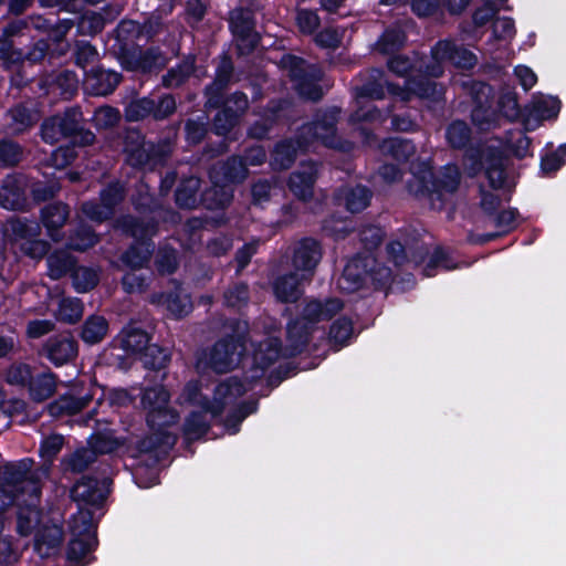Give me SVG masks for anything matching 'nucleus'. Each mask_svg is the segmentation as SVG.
I'll return each mask as SVG.
<instances>
[{
  "instance_id": "1",
  "label": "nucleus",
  "mask_w": 566,
  "mask_h": 566,
  "mask_svg": "<svg viewBox=\"0 0 566 566\" xmlns=\"http://www.w3.org/2000/svg\"><path fill=\"white\" fill-rule=\"evenodd\" d=\"M40 135L46 144L66 142L51 156L53 166L60 169L73 164L78 157V148L92 146L96 140V135L85 126L80 106L66 107L62 114L46 117L41 124Z\"/></svg>"
},
{
  "instance_id": "2",
  "label": "nucleus",
  "mask_w": 566,
  "mask_h": 566,
  "mask_svg": "<svg viewBox=\"0 0 566 566\" xmlns=\"http://www.w3.org/2000/svg\"><path fill=\"white\" fill-rule=\"evenodd\" d=\"M112 50L123 70L139 74L158 73L167 65V57L159 46L143 49L139 41V22L124 19L115 29Z\"/></svg>"
},
{
  "instance_id": "3",
  "label": "nucleus",
  "mask_w": 566,
  "mask_h": 566,
  "mask_svg": "<svg viewBox=\"0 0 566 566\" xmlns=\"http://www.w3.org/2000/svg\"><path fill=\"white\" fill-rule=\"evenodd\" d=\"M179 126V122L171 125L169 135L157 142L146 140L137 127H125L120 134L125 163L139 170L165 165L174 151Z\"/></svg>"
},
{
  "instance_id": "4",
  "label": "nucleus",
  "mask_w": 566,
  "mask_h": 566,
  "mask_svg": "<svg viewBox=\"0 0 566 566\" xmlns=\"http://www.w3.org/2000/svg\"><path fill=\"white\" fill-rule=\"evenodd\" d=\"M344 307L338 297L308 301L300 316L291 319L286 326V358L296 357L302 354L311 339L314 327L317 323L332 319Z\"/></svg>"
},
{
  "instance_id": "5",
  "label": "nucleus",
  "mask_w": 566,
  "mask_h": 566,
  "mask_svg": "<svg viewBox=\"0 0 566 566\" xmlns=\"http://www.w3.org/2000/svg\"><path fill=\"white\" fill-rule=\"evenodd\" d=\"M461 182V172L455 164L444 165L438 172L431 168L415 174L407 182L408 191L418 199H428L432 209L441 210L446 195L454 193Z\"/></svg>"
},
{
  "instance_id": "6",
  "label": "nucleus",
  "mask_w": 566,
  "mask_h": 566,
  "mask_svg": "<svg viewBox=\"0 0 566 566\" xmlns=\"http://www.w3.org/2000/svg\"><path fill=\"white\" fill-rule=\"evenodd\" d=\"M145 419L151 433L135 442L136 454L157 453L159 450L168 452L172 449L178 441V437L168 431L167 428L178 423L180 419L178 410L168 405L161 409H153L151 413H146Z\"/></svg>"
},
{
  "instance_id": "7",
  "label": "nucleus",
  "mask_w": 566,
  "mask_h": 566,
  "mask_svg": "<svg viewBox=\"0 0 566 566\" xmlns=\"http://www.w3.org/2000/svg\"><path fill=\"white\" fill-rule=\"evenodd\" d=\"M206 105L210 109H216L211 120L210 130L217 135L227 137L237 126L250 106L248 95L242 91H235L228 95H221L218 105L211 101V95H205Z\"/></svg>"
},
{
  "instance_id": "8",
  "label": "nucleus",
  "mask_w": 566,
  "mask_h": 566,
  "mask_svg": "<svg viewBox=\"0 0 566 566\" xmlns=\"http://www.w3.org/2000/svg\"><path fill=\"white\" fill-rule=\"evenodd\" d=\"M177 111L176 97L170 93L134 96L124 105V118L128 123L151 119L163 122Z\"/></svg>"
},
{
  "instance_id": "9",
  "label": "nucleus",
  "mask_w": 566,
  "mask_h": 566,
  "mask_svg": "<svg viewBox=\"0 0 566 566\" xmlns=\"http://www.w3.org/2000/svg\"><path fill=\"white\" fill-rule=\"evenodd\" d=\"M248 331L232 333L218 339L210 348L206 366L217 374L231 371L247 352Z\"/></svg>"
},
{
  "instance_id": "10",
  "label": "nucleus",
  "mask_w": 566,
  "mask_h": 566,
  "mask_svg": "<svg viewBox=\"0 0 566 566\" xmlns=\"http://www.w3.org/2000/svg\"><path fill=\"white\" fill-rule=\"evenodd\" d=\"M472 169L484 171L489 186L499 190L502 189L507 178V156L496 146L488 145L484 147L471 148L468 153Z\"/></svg>"
},
{
  "instance_id": "11",
  "label": "nucleus",
  "mask_w": 566,
  "mask_h": 566,
  "mask_svg": "<svg viewBox=\"0 0 566 566\" xmlns=\"http://www.w3.org/2000/svg\"><path fill=\"white\" fill-rule=\"evenodd\" d=\"M251 365L245 371V380L253 384L263 378L265 371L281 357L285 356V346L277 336H266L260 342H252Z\"/></svg>"
},
{
  "instance_id": "12",
  "label": "nucleus",
  "mask_w": 566,
  "mask_h": 566,
  "mask_svg": "<svg viewBox=\"0 0 566 566\" xmlns=\"http://www.w3.org/2000/svg\"><path fill=\"white\" fill-rule=\"evenodd\" d=\"M82 527L72 526V537L66 547V560L70 566H86L95 560L92 553L98 545L91 517L82 521Z\"/></svg>"
},
{
  "instance_id": "13",
  "label": "nucleus",
  "mask_w": 566,
  "mask_h": 566,
  "mask_svg": "<svg viewBox=\"0 0 566 566\" xmlns=\"http://www.w3.org/2000/svg\"><path fill=\"white\" fill-rule=\"evenodd\" d=\"M322 256L323 248L321 241L313 237H304L293 248L291 258L293 271L297 272L307 282H311Z\"/></svg>"
},
{
  "instance_id": "14",
  "label": "nucleus",
  "mask_w": 566,
  "mask_h": 566,
  "mask_svg": "<svg viewBox=\"0 0 566 566\" xmlns=\"http://www.w3.org/2000/svg\"><path fill=\"white\" fill-rule=\"evenodd\" d=\"M376 259L370 254L357 253L346 263L337 280L339 290L352 294L365 286L373 272Z\"/></svg>"
},
{
  "instance_id": "15",
  "label": "nucleus",
  "mask_w": 566,
  "mask_h": 566,
  "mask_svg": "<svg viewBox=\"0 0 566 566\" xmlns=\"http://www.w3.org/2000/svg\"><path fill=\"white\" fill-rule=\"evenodd\" d=\"M280 64L289 71V76L296 84L301 95L313 102L323 97L322 87L315 83L314 77L307 71L306 61L303 57L286 53L281 57Z\"/></svg>"
},
{
  "instance_id": "16",
  "label": "nucleus",
  "mask_w": 566,
  "mask_h": 566,
  "mask_svg": "<svg viewBox=\"0 0 566 566\" xmlns=\"http://www.w3.org/2000/svg\"><path fill=\"white\" fill-rule=\"evenodd\" d=\"M39 355L55 367L73 361L78 355V343L70 332L51 335L39 349Z\"/></svg>"
},
{
  "instance_id": "17",
  "label": "nucleus",
  "mask_w": 566,
  "mask_h": 566,
  "mask_svg": "<svg viewBox=\"0 0 566 566\" xmlns=\"http://www.w3.org/2000/svg\"><path fill=\"white\" fill-rule=\"evenodd\" d=\"M112 481L108 478L98 479L94 475H83L71 489V497L80 505L101 507L108 493L107 485Z\"/></svg>"
},
{
  "instance_id": "18",
  "label": "nucleus",
  "mask_w": 566,
  "mask_h": 566,
  "mask_svg": "<svg viewBox=\"0 0 566 566\" xmlns=\"http://www.w3.org/2000/svg\"><path fill=\"white\" fill-rule=\"evenodd\" d=\"M33 460L23 458L18 462H8L0 470V484L10 488L13 492L23 493V484L31 482L33 492L40 493L39 479L32 472Z\"/></svg>"
},
{
  "instance_id": "19",
  "label": "nucleus",
  "mask_w": 566,
  "mask_h": 566,
  "mask_svg": "<svg viewBox=\"0 0 566 566\" xmlns=\"http://www.w3.org/2000/svg\"><path fill=\"white\" fill-rule=\"evenodd\" d=\"M28 182L22 175H8L0 186V206L12 211H24L29 208L27 195Z\"/></svg>"
},
{
  "instance_id": "20",
  "label": "nucleus",
  "mask_w": 566,
  "mask_h": 566,
  "mask_svg": "<svg viewBox=\"0 0 566 566\" xmlns=\"http://www.w3.org/2000/svg\"><path fill=\"white\" fill-rule=\"evenodd\" d=\"M387 67L392 74L405 77L406 81L409 76H413L417 72L423 70H430L427 74L434 76H441L443 74V66L437 64L427 66L426 55H420L418 52H413L412 56L406 54H394L387 61Z\"/></svg>"
},
{
  "instance_id": "21",
  "label": "nucleus",
  "mask_w": 566,
  "mask_h": 566,
  "mask_svg": "<svg viewBox=\"0 0 566 566\" xmlns=\"http://www.w3.org/2000/svg\"><path fill=\"white\" fill-rule=\"evenodd\" d=\"M63 539V524L49 521L41 524L36 530L34 536V551L42 558L55 556L60 552Z\"/></svg>"
},
{
  "instance_id": "22",
  "label": "nucleus",
  "mask_w": 566,
  "mask_h": 566,
  "mask_svg": "<svg viewBox=\"0 0 566 566\" xmlns=\"http://www.w3.org/2000/svg\"><path fill=\"white\" fill-rule=\"evenodd\" d=\"M123 76L113 70H106L103 65H94L85 72V90L95 96H106L112 94Z\"/></svg>"
},
{
  "instance_id": "23",
  "label": "nucleus",
  "mask_w": 566,
  "mask_h": 566,
  "mask_svg": "<svg viewBox=\"0 0 566 566\" xmlns=\"http://www.w3.org/2000/svg\"><path fill=\"white\" fill-rule=\"evenodd\" d=\"M317 179V165L314 161L302 164L300 169L291 172L289 190L303 202H308L314 196V186Z\"/></svg>"
},
{
  "instance_id": "24",
  "label": "nucleus",
  "mask_w": 566,
  "mask_h": 566,
  "mask_svg": "<svg viewBox=\"0 0 566 566\" xmlns=\"http://www.w3.org/2000/svg\"><path fill=\"white\" fill-rule=\"evenodd\" d=\"M234 74V63L229 52L223 51L218 56L213 80L205 86L203 94L211 95V101L218 105L221 95H228L226 90Z\"/></svg>"
},
{
  "instance_id": "25",
  "label": "nucleus",
  "mask_w": 566,
  "mask_h": 566,
  "mask_svg": "<svg viewBox=\"0 0 566 566\" xmlns=\"http://www.w3.org/2000/svg\"><path fill=\"white\" fill-rule=\"evenodd\" d=\"M114 229L127 238H133L134 241L149 242L157 233L158 223L154 219L144 220L133 214H122L115 219Z\"/></svg>"
},
{
  "instance_id": "26",
  "label": "nucleus",
  "mask_w": 566,
  "mask_h": 566,
  "mask_svg": "<svg viewBox=\"0 0 566 566\" xmlns=\"http://www.w3.org/2000/svg\"><path fill=\"white\" fill-rule=\"evenodd\" d=\"M70 217V207L62 201L49 202L41 209L40 220L50 239L54 242L62 240V228Z\"/></svg>"
},
{
  "instance_id": "27",
  "label": "nucleus",
  "mask_w": 566,
  "mask_h": 566,
  "mask_svg": "<svg viewBox=\"0 0 566 566\" xmlns=\"http://www.w3.org/2000/svg\"><path fill=\"white\" fill-rule=\"evenodd\" d=\"M304 282L307 281L297 272L290 271L281 274L272 283L273 295L280 303H295L304 294Z\"/></svg>"
},
{
  "instance_id": "28",
  "label": "nucleus",
  "mask_w": 566,
  "mask_h": 566,
  "mask_svg": "<svg viewBox=\"0 0 566 566\" xmlns=\"http://www.w3.org/2000/svg\"><path fill=\"white\" fill-rule=\"evenodd\" d=\"M385 84L390 93H396L398 85L386 80V73L380 67L367 70L366 78L360 86L356 87V97L367 99H382L385 97Z\"/></svg>"
},
{
  "instance_id": "29",
  "label": "nucleus",
  "mask_w": 566,
  "mask_h": 566,
  "mask_svg": "<svg viewBox=\"0 0 566 566\" xmlns=\"http://www.w3.org/2000/svg\"><path fill=\"white\" fill-rule=\"evenodd\" d=\"M92 399L93 396L88 392L84 395H77L73 391H69L51 401L46 409L49 415L53 418L74 416L85 409Z\"/></svg>"
},
{
  "instance_id": "30",
  "label": "nucleus",
  "mask_w": 566,
  "mask_h": 566,
  "mask_svg": "<svg viewBox=\"0 0 566 566\" xmlns=\"http://www.w3.org/2000/svg\"><path fill=\"white\" fill-rule=\"evenodd\" d=\"M286 106L287 102L285 99L271 101L264 114L248 127V136L258 140L266 138Z\"/></svg>"
},
{
  "instance_id": "31",
  "label": "nucleus",
  "mask_w": 566,
  "mask_h": 566,
  "mask_svg": "<svg viewBox=\"0 0 566 566\" xmlns=\"http://www.w3.org/2000/svg\"><path fill=\"white\" fill-rule=\"evenodd\" d=\"M201 179L196 176L184 177L179 180L174 199L176 206L181 210H193L202 206Z\"/></svg>"
},
{
  "instance_id": "32",
  "label": "nucleus",
  "mask_w": 566,
  "mask_h": 566,
  "mask_svg": "<svg viewBox=\"0 0 566 566\" xmlns=\"http://www.w3.org/2000/svg\"><path fill=\"white\" fill-rule=\"evenodd\" d=\"M463 87L467 90L474 104L472 119L480 122L481 115H484L492 108L494 88L489 83L476 80L463 82Z\"/></svg>"
},
{
  "instance_id": "33",
  "label": "nucleus",
  "mask_w": 566,
  "mask_h": 566,
  "mask_svg": "<svg viewBox=\"0 0 566 566\" xmlns=\"http://www.w3.org/2000/svg\"><path fill=\"white\" fill-rule=\"evenodd\" d=\"M429 71L430 70L421 69V71L417 72L413 76H409L406 81V88L409 93L419 98L438 102L443 95V90L433 81V78H438L439 76L427 74Z\"/></svg>"
},
{
  "instance_id": "34",
  "label": "nucleus",
  "mask_w": 566,
  "mask_h": 566,
  "mask_svg": "<svg viewBox=\"0 0 566 566\" xmlns=\"http://www.w3.org/2000/svg\"><path fill=\"white\" fill-rule=\"evenodd\" d=\"M210 175L228 187H231L245 180L249 175V168L244 166L241 157L238 155H232L228 157L218 168H213Z\"/></svg>"
},
{
  "instance_id": "35",
  "label": "nucleus",
  "mask_w": 566,
  "mask_h": 566,
  "mask_svg": "<svg viewBox=\"0 0 566 566\" xmlns=\"http://www.w3.org/2000/svg\"><path fill=\"white\" fill-rule=\"evenodd\" d=\"M155 250L154 241H133L122 253L119 260L132 271L147 268Z\"/></svg>"
},
{
  "instance_id": "36",
  "label": "nucleus",
  "mask_w": 566,
  "mask_h": 566,
  "mask_svg": "<svg viewBox=\"0 0 566 566\" xmlns=\"http://www.w3.org/2000/svg\"><path fill=\"white\" fill-rule=\"evenodd\" d=\"M338 199H342L344 207L350 213L364 211L371 201L373 191L369 187L357 184L355 186L342 187L338 190Z\"/></svg>"
},
{
  "instance_id": "37",
  "label": "nucleus",
  "mask_w": 566,
  "mask_h": 566,
  "mask_svg": "<svg viewBox=\"0 0 566 566\" xmlns=\"http://www.w3.org/2000/svg\"><path fill=\"white\" fill-rule=\"evenodd\" d=\"M41 224L28 218H10L3 227V234L14 243L20 244L32 237H40Z\"/></svg>"
},
{
  "instance_id": "38",
  "label": "nucleus",
  "mask_w": 566,
  "mask_h": 566,
  "mask_svg": "<svg viewBox=\"0 0 566 566\" xmlns=\"http://www.w3.org/2000/svg\"><path fill=\"white\" fill-rule=\"evenodd\" d=\"M56 375L52 371L35 370L33 379L28 384L29 397L34 402H43L52 397L56 390Z\"/></svg>"
},
{
  "instance_id": "39",
  "label": "nucleus",
  "mask_w": 566,
  "mask_h": 566,
  "mask_svg": "<svg viewBox=\"0 0 566 566\" xmlns=\"http://www.w3.org/2000/svg\"><path fill=\"white\" fill-rule=\"evenodd\" d=\"M212 186L201 192L202 207L208 210L227 208L233 199V189L210 175Z\"/></svg>"
},
{
  "instance_id": "40",
  "label": "nucleus",
  "mask_w": 566,
  "mask_h": 566,
  "mask_svg": "<svg viewBox=\"0 0 566 566\" xmlns=\"http://www.w3.org/2000/svg\"><path fill=\"white\" fill-rule=\"evenodd\" d=\"M196 72V56L189 54L170 67L161 77V84L167 88L182 86Z\"/></svg>"
},
{
  "instance_id": "41",
  "label": "nucleus",
  "mask_w": 566,
  "mask_h": 566,
  "mask_svg": "<svg viewBox=\"0 0 566 566\" xmlns=\"http://www.w3.org/2000/svg\"><path fill=\"white\" fill-rule=\"evenodd\" d=\"M338 111L336 108L317 113L307 132L314 139H319L327 145V139L336 134Z\"/></svg>"
},
{
  "instance_id": "42",
  "label": "nucleus",
  "mask_w": 566,
  "mask_h": 566,
  "mask_svg": "<svg viewBox=\"0 0 566 566\" xmlns=\"http://www.w3.org/2000/svg\"><path fill=\"white\" fill-rule=\"evenodd\" d=\"M73 27L74 21L71 19H55L54 25L41 39L48 42L52 51L60 57L70 49L66 35Z\"/></svg>"
},
{
  "instance_id": "43",
  "label": "nucleus",
  "mask_w": 566,
  "mask_h": 566,
  "mask_svg": "<svg viewBox=\"0 0 566 566\" xmlns=\"http://www.w3.org/2000/svg\"><path fill=\"white\" fill-rule=\"evenodd\" d=\"M300 146V140L294 142L292 139H283L277 142L271 154L272 168L274 170L290 169L296 160L297 149Z\"/></svg>"
},
{
  "instance_id": "44",
  "label": "nucleus",
  "mask_w": 566,
  "mask_h": 566,
  "mask_svg": "<svg viewBox=\"0 0 566 566\" xmlns=\"http://www.w3.org/2000/svg\"><path fill=\"white\" fill-rule=\"evenodd\" d=\"M108 329V321L103 315L92 314L83 322L80 337L87 345H96L105 338Z\"/></svg>"
},
{
  "instance_id": "45",
  "label": "nucleus",
  "mask_w": 566,
  "mask_h": 566,
  "mask_svg": "<svg viewBox=\"0 0 566 566\" xmlns=\"http://www.w3.org/2000/svg\"><path fill=\"white\" fill-rule=\"evenodd\" d=\"M96 461L94 451L88 448L81 447L75 449L61 460V467L64 472L74 474L83 473L91 464Z\"/></svg>"
},
{
  "instance_id": "46",
  "label": "nucleus",
  "mask_w": 566,
  "mask_h": 566,
  "mask_svg": "<svg viewBox=\"0 0 566 566\" xmlns=\"http://www.w3.org/2000/svg\"><path fill=\"white\" fill-rule=\"evenodd\" d=\"M210 430V423L206 420L203 412L191 411L182 424L184 441L187 444L203 438Z\"/></svg>"
},
{
  "instance_id": "47",
  "label": "nucleus",
  "mask_w": 566,
  "mask_h": 566,
  "mask_svg": "<svg viewBox=\"0 0 566 566\" xmlns=\"http://www.w3.org/2000/svg\"><path fill=\"white\" fill-rule=\"evenodd\" d=\"M407 41L406 32L397 25H390L384 30L375 46L381 54H392L398 52Z\"/></svg>"
},
{
  "instance_id": "48",
  "label": "nucleus",
  "mask_w": 566,
  "mask_h": 566,
  "mask_svg": "<svg viewBox=\"0 0 566 566\" xmlns=\"http://www.w3.org/2000/svg\"><path fill=\"white\" fill-rule=\"evenodd\" d=\"M229 31L232 35L244 36L247 32L255 31V17L251 9L238 7L229 13Z\"/></svg>"
},
{
  "instance_id": "49",
  "label": "nucleus",
  "mask_w": 566,
  "mask_h": 566,
  "mask_svg": "<svg viewBox=\"0 0 566 566\" xmlns=\"http://www.w3.org/2000/svg\"><path fill=\"white\" fill-rule=\"evenodd\" d=\"M150 344V335L140 327L130 326L123 329L120 346L127 354L140 355Z\"/></svg>"
},
{
  "instance_id": "50",
  "label": "nucleus",
  "mask_w": 566,
  "mask_h": 566,
  "mask_svg": "<svg viewBox=\"0 0 566 566\" xmlns=\"http://www.w3.org/2000/svg\"><path fill=\"white\" fill-rule=\"evenodd\" d=\"M74 24L76 25L77 34L95 36L104 30L106 19L101 12L85 10L78 15Z\"/></svg>"
},
{
  "instance_id": "51",
  "label": "nucleus",
  "mask_w": 566,
  "mask_h": 566,
  "mask_svg": "<svg viewBox=\"0 0 566 566\" xmlns=\"http://www.w3.org/2000/svg\"><path fill=\"white\" fill-rule=\"evenodd\" d=\"M88 446L97 458L98 454H108L115 452L123 446V441L117 438L113 431L104 430L94 432L88 438Z\"/></svg>"
},
{
  "instance_id": "52",
  "label": "nucleus",
  "mask_w": 566,
  "mask_h": 566,
  "mask_svg": "<svg viewBox=\"0 0 566 566\" xmlns=\"http://www.w3.org/2000/svg\"><path fill=\"white\" fill-rule=\"evenodd\" d=\"M140 360L145 368L159 371L169 365L171 355L167 348L157 344H149L140 354Z\"/></svg>"
},
{
  "instance_id": "53",
  "label": "nucleus",
  "mask_w": 566,
  "mask_h": 566,
  "mask_svg": "<svg viewBox=\"0 0 566 566\" xmlns=\"http://www.w3.org/2000/svg\"><path fill=\"white\" fill-rule=\"evenodd\" d=\"M140 405L146 413L170 405V392L164 386L147 387L142 391Z\"/></svg>"
},
{
  "instance_id": "54",
  "label": "nucleus",
  "mask_w": 566,
  "mask_h": 566,
  "mask_svg": "<svg viewBox=\"0 0 566 566\" xmlns=\"http://www.w3.org/2000/svg\"><path fill=\"white\" fill-rule=\"evenodd\" d=\"M72 285L77 293H87L95 289L99 282L96 270L90 266L75 265L71 273Z\"/></svg>"
},
{
  "instance_id": "55",
  "label": "nucleus",
  "mask_w": 566,
  "mask_h": 566,
  "mask_svg": "<svg viewBox=\"0 0 566 566\" xmlns=\"http://www.w3.org/2000/svg\"><path fill=\"white\" fill-rule=\"evenodd\" d=\"M25 45L24 48H20L21 52V64L24 61H28L30 64H36L42 62L45 57H49L50 61H52L55 57H59L54 51H52L51 46H49L48 42L44 40L36 39Z\"/></svg>"
},
{
  "instance_id": "56",
  "label": "nucleus",
  "mask_w": 566,
  "mask_h": 566,
  "mask_svg": "<svg viewBox=\"0 0 566 566\" xmlns=\"http://www.w3.org/2000/svg\"><path fill=\"white\" fill-rule=\"evenodd\" d=\"M24 157V149L20 143L8 137L0 138V168H13Z\"/></svg>"
},
{
  "instance_id": "57",
  "label": "nucleus",
  "mask_w": 566,
  "mask_h": 566,
  "mask_svg": "<svg viewBox=\"0 0 566 566\" xmlns=\"http://www.w3.org/2000/svg\"><path fill=\"white\" fill-rule=\"evenodd\" d=\"M446 138L453 149H463L471 140V129L462 119L451 122L446 129Z\"/></svg>"
},
{
  "instance_id": "58",
  "label": "nucleus",
  "mask_w": 566,
  "mask_h": 566,
  "mask_svg": "<svg viewBox=\"0 0 566 566\" xmlns=\"http://www.w3.org/2000/svg\"><path fill=\"white\" fill-rule=\"evenodd\" d=\"M84 305L80 298L64 297L60 301L55 317L59 322L75 324L83 316Z\"/></svg>"
},
{
  "instance_id": "59",
  "label": "nucleus",
  "mask_w": 566,
  "mask_h": 566,
  "mask_svg": "<svg viewBox=\"0 0 566 566\" xmlns=\"http://www.w3.org/2000/svg\"><path fill=\"white\" fill-rule=\"evenodd\" d=\"M126 198V187L120 180L109 181L99 191V201L115 213L117 206H119Z\"/></svg>"
},
{
  "instance_id": "60",
  "label": "nucleus",
  "mask_w": 566,
  "mask_h": 566,
  "mask_svg": "<svg viewBox=\"0 0 566 566\" xmlns=\"http://www.w3.org/2000/svg\"><path fill=\"white\" fill-rule=\"evenodd\" d=\"M36 369L27 363H13L7 368L4 379L10 386L27 388Z\"/></svg>"
},
{
  "instance_id": "61",
  "label": "nucleus",
  "mask_w": 566,
  "mask_h": 566,
  "mask_svg": "<svg viewBox=\"0 0 566 566\" xmlns=\"http://www.w3.org/2000/svg\"><path fill=\"white\" fill-rule=\"evenodd\" d=\"M52 86L63 99H71L78 90L77 75L73 71L63 70L55 75Z\"/></svg>"
},
{
  "instance_id": "62",
  "label": "nucleus",
  "mask_w": 566,
  "mask_h": 566,
  "mask_svg": "<svg viewBox=\"0 0 566 566\" xmlns=\"http://www.w3.org/2000/svg\"><path fill=\"white\" fill-rule=\"evenodd\" d=\"M76 265V260L66 252H55L48 258V268L52 279H61L71 274Z\"/></svg>"
},
{
  "instance_id": "63",
  "label": "nucleus",
  "mask_w": 566,
  "mask_h": 566,
  "mask_svg": "<svg viewBox=\"0 0 566 566\" xmlns=\"http://www.w3.org/2000/svg\"><path fill=\"white\" fill-rule=\"evenodd\" d=\"M353 332V321L347 316H340L331 324L328 338L333 344L343 347L347 345Z\"/></svg>"
},
{
  "instance_id": "64",
  "label": "nucleus",
  "mask_w": 566,
  "mask_h": 566,
  "mask_svg": "<svg viewBox=\"0 0 566 566\" xmlns=\"http://www.w3.org/2000/svg\"><path fill=\"white\" fill-rule=\"evenodd\" d=\"M11 118V129L13 134H22L34 124L31 111L22 103L14 105L8 111Z\"/></svg>"
}]
</instances>
